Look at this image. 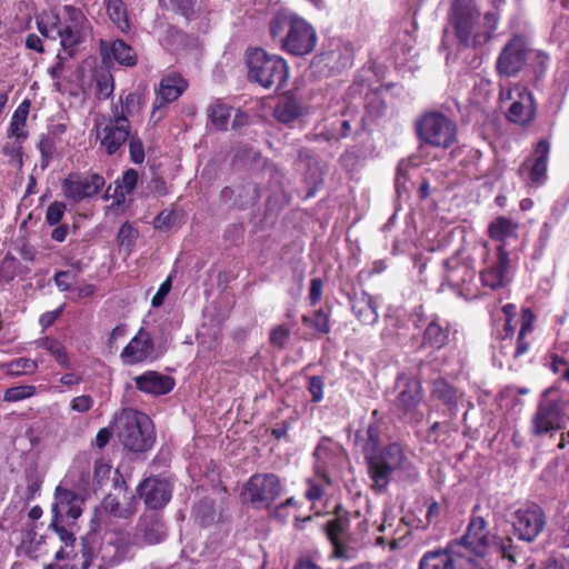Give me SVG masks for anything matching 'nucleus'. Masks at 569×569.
Instances as JSON below:
<instances>
[{
  "instance_id": "c756f323",
  "label": "nucleus",
  "mask_w": 569,
  "mask_h": 569,
  "mask_svg": "<svg viewBox=\"0 0 569 569\" xmlns=\"http://www.w3.org/2000/svg\"><path fill=\"white\" fill-rule=\"evenodd\" d=\"M100 51L104 58H113L119 64L132 67L137 63L134 50L123 40L118 39L112 42L101 40Z\"/></svg>"
},
{
  "instance_id": "3c124183",
  "label": "nucleus",
  "mask_w": 569,
  "mask_h": 569,
  "mask_svg": "<svg viewBox=\"0 0 569 569\" xmlns=\"http://www.w3.org/2000/svg\"><path fill=\"white\" fill-rule=\"evenodd\" d=\"M276 118L282 123H290L299 116L298 108L291 102H284L277 106L274 110Z\"/></svg>"
},
{
  "instance_id": "6e6552de",
  "label": "nucleus",
  "mask_w": 569,
  "mask_h": 569,
  "mask_svg": "<svg viewBox=\"0 0 569 569\" xmlns=\"http://www.w3.org/2000/svg\"><path fill=\"white\" fill-rule=\"evenodd\" d=\"M373 487L382 491L390 482L392 472L407 468V457L398 443H390L367 460Z\"/></svg>"
},
{
  "instance_id": "e433bc0d",
  "label": "nucleus",
  "mask_w": 569,
  "mask_h": 569,
  "mask_svg": "<svg viewBox=\"0 0 569 569\" xmlns=\"http://www.w3.org/2000/svg\"><path fill=\"white\" fill-rule=\"evenodd\" d=\"M535 315L530 309H523L521 315V327L517 338V347L512 352L513 358H518L529 350V342L527 341V335L533 330Z\"/></svg>"
},
{
  "instance_id": "f03ea898",
  "label": "nucleus",
  "mask_w": 569,
  "mask_h": 569,
  "mask_svg": "<svg viewBox=\"0 0 569 569\" xmlns=\"http://www.w3.org/2000/svg\"><path fill=\"white\" fill-rule=\"evenodd\" d=\"M98 529L91 527L82 539L84 566L96 563L98 569H107L126 560L138 547V541L127 530L108 528L99 537Z\"/></svg>"
},
{
  "instance_id": "37998d69",
  "label": "nucleus",
  "mask_w": 569,
  "mask_h": 569,
  "mask_svg": "<svg viewBox=\"0 0 569 569\" xmlns=\"http://www.w3.org/2000/svg\"><path fill=\"white\" fill-rule=\"evenodd\" d=\"M138 179L139 174L134 169L124 171L121 179L116 181V197L124 200L134 190Z\"/></svg>"
},
{
  "instance_id": "bb28decb",
  "label": "nucleus",
  "mask_w": 569,
  "mask_h": 569,
  "mask_svg": "<svg viewBox=\"0 0 569 569\" xmlns=\"http://www.w3.org/2000/svg\"><path fill=\"white\" fill-rule=\"evenodd\" d=\"M452 547L453 543L425 552L419 560V569H457V555Z\"/></svg>"
},
{
  "instance_id": "a18cd8bd",
  "label": "nucleus",
  "mask_w": 569,
  "mask_h": 569,
  "mask_svg": "<svg viewBox=\"0 0 569 569\" xmlns=\"http://www.w3.org/2000/svg\"><path fill=\"white\" fill-rule=\"evenodd\" d=\"M302 322L318 333L327 335L330 332L329 316L322 310L316 311L312 318L303 316Z\"/></svg>"
},
{
  "instance_id": "2f4dec72",
  "label": "nucleus",
  "mask_w": 569,
  "mask_h": 569,
  "mask_svg": "<svg viewBox=\"0 0 569 569\" xmlns=\"http://www.w3.org/2000/svg\"><path fill=\"white\" fill-rule=\"evenodd\" d=\"M449 342V326L441 323L438 319L431 320L422 336V348L439 350Z\"/></svg>"
},
{
  "instance_id": "dca6fc26",
  "label": "nucleus",
  "mask_w": 569,
  "mask_h": 569,
  "mask_svg": "<svg viewBox=\"0 0 569 569\" xmlns=\"http://www.w3.org/2000/svg\"><path fill=\"white\" fill-rule=\"evenodd\" d=\"M478 509L479 506H476L472 512ZM453 545L463 547L477 557H485L490 548L489 531L485 518L472 513L466 532Z\"/></svg>"
},
{
  "instance_id": "7c9ffc66",
  "label": "nucleus",
  "mask_w": 569,
  "mask_h": 569,
  "mask_svg": "<svg viewBox=\"0 0 569 569\" xmlns=\"http://www.w3.org/2000/svg\"><path fill=\"white\" fill-rule=\"evenodd\" d=\"M351 308L356 317L365 325H373L378 320L377 306L373 298L362 291L351 299Z\"/></svg>"
},
{
  "instance_id": "f8f14e48",
  "label": "nucleus",
  "mask_w": 569,
  "mask_h": 569,
  "mask_svg": "<svg viewBox=\"0 0 569 569\" xmlns=\"http://www.w3.org/2000/svg\"><path fill=\"white\" fill-rule=\"evenodd\" d=\"M531 44L522 34H513L502 48L496 62L499 74L513 77L526 66Z\"/></svg>"
},
{
  "instance_id": "4d7b16f0",
  "label": "nucleus",
  "mask_w": 569,
  "mask_h": 569,
  "mask_svg": "<svg viewBox=\"0 0 569 569\" xmlns=\"http://www.w3.org/2000/svg\"><path fill=\"white\" fill-rule=\"evenodd\" d=\"M172 287V276H168L167 279L160 284L158 291L152 297L151 305L154 308H159L163 305L166 297L169 295Z\"/></svg>"
},
{
  "instance_id": "de8ad7c7",
  "label": "nucleus",
  "mask_w": 569,
  "mask_h": 569,
  "mask_svg": "<svg viewBox=\"0 0 569 569\" xmlns=\"http://www.w3.org/2000/svg\"><path fill=\"white\" fill-rule=\"evenodd\" d=\"M367 441L363 446V453L368 460L370 456H373L380 449V429L377 425H370L367 429Z\"/></svg>"
},
{
  "instance_id": "a211bd4d",
  "label": "nucleus",
  "mask_w": 569,
  "mask_h": 569,
  "mask_svg": "<svg viewBox=\"0 0 569 569\" xmlns=\"http://www.w3.org/2000/svg\"><path fill=\"white\" fill-rule=\"evenodd\" d=\"M187 81L177 73L163 77L156 91V99L151 112V120L158 122L163 117V109L168 103L176 101L187 89Z\"/></svg>"
},
{
  "instance_id": "423d86ee",
  "label": "nucleus",
  "mask_w": 569,
  "mask_h": 569,
  "mask_svg": "<svg viewBox=\"0 0 569 569\" xmlns=\"http://www.w3.org/2000/svg\"><path fill=\"white\" fill-rule=\"evenodd\" d=\"M249 78L263 88L282 87L288 79L287 61L277 54H269L263 49H253L248 56Z\"/></svg>"
},
{
  "instance_id": "0eeeda50",
  "label": "nucleus",
  "mask_w": 569,
  "mask_h": 569,
  "mask_svg": "<svg viewBox=\"0 0 569 569\" xmlns=\"http://www.w3.org/2000/svg\"><path fill=\"white\" fill-rule=\"evenodd\" d=\"M418 138L425 143L441 149L457 141V126L447 116L433 111L423 114L416 124Z\"/></svg>"
},
{
  "instance_id": "9b49d317",
  "label": "nucleus",
  "mask_w": 569,
  "mask_h": 569,
  "mask_svg": "<svg viewBox=\"0 0 569 569\" xmlns=\"http://www.w3.org/2000/svg\"><path fill=\"white\" fill-rule=\"evenodd\" d=\"M97 139L108 154H113L130 137L129 119L114 114H100L96 118Z\"/></svg>"
},
{
  "instance_id": "2eb2a0df",
  "label": "nucleus",
  "mask_w": 569,
  "mask_h": 569,
  "mask_svg": "<svg viewBox=\"0 0 569 569\" xmlns=\"http://www.w3.org/2000/svg\"><path fill=\"white\" fill-rule=\"evenodd\" d=\"M329 445V441L323 439L317 446L313 453L316 458V477L307 480L308 489L306 490V498L311 502L321 500L325 495V486L331 485V479L329 476V459L331 449Z\"/></svg>"
},
{
  "instance_id": "f704fd0d",
  "label": "nucleus",
  "mask_w": 569,
  "mask_h": 569,
  "mask_svg": "<svg viewBox=\"0 0 569 569\" xmlns=\"http://www.w3.org/2000/svg\"><path fill=\"white\" fill-rule=\"evenodd\" d=\"M519 223L510 218L500 216L493 219L488 227V234L492 240L503 242L508 238L516 237Z\"/></svg>"
},
{
  "instance_id": "c03bdc74",
  "label": "nucleus",
  "mask_w": 569,
  "mask_h": 569,
  "mask_svg": "<svg viewBox=\"0 0 569 569\" xmlns=\"http://www.w3.org/2000/svg\"><path fill=\"white\" fill-rule=\"evenodd\" d=\"M137 103L138 97L134 93H128L126 97H121L117 102L112 103L111 113L119 118L129 119L134 112Z\"/></svg>"
},
{
  "instance_id": "864d4df0",
  "label": "nucleus",
  "mask_w": 569,
  "mask_h": 569,
  "mask_svg": "<svg viewBox=\"0 0 569 569\" xmlns=\"http://www.w3.org/2000/svg\"><path fill=\"white\" fill-rule=\"evenodd\" d=\"M138 238V231L129 223L121 226L118 232V242L120 246L131 248Z\"/></svg>"
},
{
  "instance_id": "4be33fe9",
  "label": "nucleus",
  "mask_w": 569,
  "mask_h": 569,
  "mask_svg": "<svg viewBox=\"0 0 569 569\" xmlns=\"http://www.w3.org/2000/svg\"><path fill=\"white\" fill-rule=\"evenodd\" d=\"M104 186V179L98 173L87 177L70 174L62 182L64 196L74 201H81L84 198L97 194Z\"/></svg>"
},
{
  "instance_id": "72a5a7b5",
  "label": "nucleus",
  "mask_w": 569,
  "mask_h": 569,
  "mask_svg": "<svg viewBox=\"0 0 569 569\" xmlns=\"http://www.w3.org/2000/svg\"><path fill=\"white\" fill-rule=\"evenodd\" d=\"M30 110V101L23 100L18 108L14 110L10 126L8 129V139H19L26 141L28 138V131L26 130L27 118Z\"/></svg>"
},
{
  "instance_id": "9d476101",
  "label": "nucleus",
  "mask_w": 569,
  "mask_h": 569,
  "mask_svg": "<svg viewBox=\"0 0 569 569\" xmlns=\"http://www.w3.org/2000/svg\"><path fill=\"white\" fill-rule=\"evenodd\" d=\"M482 260L485 268L480 271V279L485 287L498 289L510 281V259L503 244H499L495 254L489 251L488 243L482 244Z\"/></svg>"
},
{
  "instance_id": "bf43d9fd",
  "label": "nucleus",
  "mask_w": 569,
  "mask_h": 569,
  "mask_svg": "<svg viewBox=\"0 0 569 569\" xmlns=\"http://www.w3.org/2000/svg\"><path fill=\"white\" fill-rule=\"evenodd\" d=\"M322 288L323 282L320 278L311 279L309 289V301L311 306H316L320 301Z\"/></svg>"
},
{
  "instance_id": "09e8293b",
  "label": "nucleus",
  "mask_w": 569,
  "mask_h": 569,
  "mask_svg": "<svg viewBox=\"0 0 569 569\" xmlns=\"http://www.w3.org/2000/svg\"><path fill=\"white\" fill-rule=\"evenodd\" d=\"M24 141L19 139H8L2 148V152L4 156L10 158L11 162H14L18 166L22 164V143Z\"/></svg>"
},
{
  "instance_id": "8fccbe9b",
  "label": "nucleus",
  "mask_w": 569,
  "mask_h": 569,
  "mask_svg": "<svg viewBox=\"0 0 569 569\" xmlns=\"http://www.w3.org/2000/svg\"><path fill=\"white\" fill-rule=\"evenodd\" d=\"M290 337V328L284 325H279L271 329L269 335V342L272 347L283 349Z\"/></svg>"
},
{
  "instance_id": "774afa93",
  "label": "nucleus",
  "mask_w": 569,
  "mask_h": 569,
  "mask_svg": "<svg viewBox=\"0 0 569 569\" xmlns=\"http://www.w3.org/2000/svg\"><path fill=\"white\" fill-rule=\"evenodd\" d=\"M38 148L43 158H47V159L50 158L52 154V150H53V142H52L51 138L48 136L41 137V139L38 143Z\"/></svg>"
},
{
  "instance_id": "39448f33",
  "label": "nucleus",
  "mask_w": 569,
  "mask_h": 569,
  "mask_svg": "<svg viewBox=\"0 0 569 569\" xmlns=\"http://www.w3.org/2000/svg\"><path fill=\"white\" fill-rule=\"evenodd\" d=\"M114 429L119 441L130 451L143 452L154 443L152 421L141 411L123 409L116 417Z\"/></svg>"
},
{
  "instance_id": "4c0bfd02",
  "label": "nucleus",
  "mask_w": 569,
  "mask_h": 569,
  "mask_svg": "<svg viewBox=\"0 0 569 569\" xmlns=\"http://www.w3.org/2000/svg\"><path fill=\"white\" fill-rule=\"evenodd\" d=\"M36 343L38 347L47 350L62 368L69 369L71 367L66 347L61 341L46 337L38 340Z\"/></svg>"
},
{
  "instance_id": "c9c22d12",
  "label": "nucleus",
  "mask_w": 569,
  "mask_h": 569,
  "mask_svg": "<svg viewBox=\"0 0 569 569\" xmlns=\"http://www.w3.org/2000/svg\"><path fill=\"white\" fill-rule=\"evenodd\" d=\"M103 4L107 9V14L112 23L123 33L130 31V20L124 2L122 0H104Z\"/></svg>"
},
{
  "instance_id": "338daca9",
  "label": "nucleus",
  "mask_w": 569,
  "mask_h": 569,
  "mask_svg": "<svg viewBox=\"0 0 569 569\" xmlns=\"http://www.w3.org/2000/svg\"><path fill=\"white\" fill-rule=\"evenodd\" d=\"M150 190L157 196H166L168 193V187L162 178L156 177L150 182Z\"/></svg>"
},
{
  "instance_id": "6ab92c4d",
  "label": "nucleus",
  "mask_w": 569,
  "mask_h": 569,
  "mask_svg": "<svg viewBox=\"0 0 569 569\" xmlns=\"http://www.w3.org/2000/svg\"><path fill=\"white\" fill-rule=\"evenodd\" d=\"M83 499L80 495L61 486L54 491L52 505V520H59L67 525H73L82 513Z\"/></svg>"
},
{
  "instance_id": "5fc2aeb1",
  "label": "nucleus",
  "mask_w": 569,
  "mask_h": 569,
  "mask_svg": "<svg viewBox=\"0 0 569 569\" xmlns=\"http://www.w3.org/2000/svg\"><path fill=\"white\" fill-rule=\"evenodd\" d=\"M93 405H94V400L89 395H81V396L74 397L70 401L71 410L79 412V413L88 412L93 407Z\"/></svg>"
},
{
  "instance_id": "6e6d98bb",
  "label": "nucleus",
  "mask_w": 569,
  "mask_h": 569,
  "mask_svg": "<svg viewBox=\"0 0 569 569\" xmlns=\"http://www.w3.org/2000/svg\"><path fill=\"white\" fill-rule=\"evenodd\" d=\"M129 153L134 163H141L144 160V149L141 140L138 137H129Z\"/></svg>"
},
{
  "instance_id": "69168bd1",
  "label": "nucleus",
  "mask_w": 569,
  "mask_h": 569,
  "mask_svg": "<svg viewBox=\"0 0 569 569\" xmlns=\"http://www.w3.org/2000/svg\"><path fill=\"white\" fill-rule=\"evenodd\" d=\"M99 96L103 99L109 98L113 92V83L110 78L104 77L98 80Z\"/></svg>"
},
{
  "instance_id": "a878e982",
  "label": "nucleus",
  "mask_w": 569,
  "mask_h": 569,
  "mask_svg": "<svg viewBox=\"0 0 569 569\" xmlns=\"http://www.w3.org/2000/svg\"><path fill=\"white\" fill-rule=\"evenodd\" d=\"M133 380L139 391L156 396L167 395L174 387V381L171 377L152 370L134 377Z\"/></svg>"
},
{
  "instance_id": "13d9d810",
  "label": "nucleus",
  "mask_w": 569,
  "mask_h": 569,
  "mask_svg": "<svg viewBox=\"0 0 569 569\" xmlns=\"http://www.w3.org/2000/svg\"><path fill=\"white\" fill-rule=\"evenodd\" d=\"M308 390L311 393L312 401L319 402L323 398V381L320 377L313 376L308 379Z\"/></svg>"
},
{
  "instance_id": "a19ab883",
  "label": "nucleus",
  "mask_w": 569,
  "mask_h": 569,
  "mask_svg": "<svg viewBox=\"0 0 569 569\" xmlns=\"http://www.w3.org/2000/svg\"><path fill=\"white\" fill-rule=\"evenodd\" d=\"M69 525L63 523L59 520H51L50 528H52L56 533L59 536L60 540L64 542V548H61L56 553L57 559H64L69 556V552L66 550L68 547H72L76 541L73 533L67 529Z\"/></svg>"
},
{
  "instance_id": "ddd939ff",
  "label": "nucleus",
  "mask_w": 569,
  "mask_h": 569,
  "mask_svg": "<svg viewBox=\"0 0 569 569\" xmlns=\"http://www.w3.org/2000/svg\"><path fill=\"white\" fill-rule=\"evenodd\" d=\"M566 406L561 400L542 399L531 418L532 432L537 436L559 430L566 423Z\"/></svg>"
},
{
  "instance_id": "49530a36",
  "label": "nucleus",
  "mask_w": 569,
  "mask_h": 569,
  "mask_svg": "<svg viewBox=\"0 0 569 569\" xmlns=\"http://www.w3.org/2000/svg\"><path fill=\"white\" fill-rule=\"evenodd\" d=\"M37 389L32 385L16 386L4 391L3 400L7 402H17L33 397Z\"/></svg>"
},
{
  "instance_id": "f257e3e1",
  "label": "nucleus",
  "mask_w": 569,
  "mask_h": 569,
  "mask_svg": "<svg viewBox=\"0 0 569 569\" xmlns=\"http://www.w3.org/2000/svg\"><path fill=\"white\" fill-rule=\"evenodd\" d=\"M505 0H492L493 10L487 11L482 18L472 0H453L450 21L456 37L467 48L486 46L495 36L500 20L499 9Z\"/></svg>"
},
{
  "instance_id": "680f3d73",
  "label": "nucleus",
  "mask_w": 569,
  "mask_h": 569,
  "mask_svg": "<svg viewBox=\"0 0 569 569\" xmlns=\"http://www.w3.org/2000/svg\"><path fill=\"white\" fill-rule=\"evenodd\" d=\"M174 213L172 211H162L153 220V227L156 229H167L172 223Z\"/></svg>"
},
{
  "instance_id": "0e129e2a",
  "label": "nucleus",
  "mask_w": 569,
  "mask_h": 569,
  "mask_svg": "<svg viewBox=\"0 0 569 569\" xmlns=\"http://www.w3.org/2000/svg\"><path fill=\"white\" fill-rule=\"evenodd\" d=\"M296 505L297 501L292 497L287 499L284 502L278 505L273 511L274 518H277L281 522H284L288 518V515H282V511H286L289 507H295Z\"/></svg>"
},
{
  "instance_id": "58836bf2",
  "label": "nucleus",
  "mask_w": 569,
  "mask_h": 569,
  "mask_svg": "<svg viewBox=\"0 0 569 569\" xmlns=\"http://www.w3.org/2000/svg\"><path fill=\"white\" fill-rule=\"evenodd\" d=\"M432 396L447 406H455L458 401V392L445 379H437L432 383Z\"/></svg>"
},
{
  "instance_id": "412c9836",
  "label": "nucleus",
  "mask_w": 569,
  "mask_h": 569,
  "mask_svg": "<svg viewBox=\"0 0 569 569\" xmlns=\"http://www.w3.org/2000/svg\"><path fill=\"white\" fill-rule=\"evenodd\" d=\"M507 94L508 99L512 101L507 111V118L520 126L530 123L536 112L531 92L522 86H515L508 90Z\"/></svg>"
},
{
  "instance_id": "f3484780",
  "label": "nucleus",
  "mask_w": 569,
  "mask_h": 569,
  "mask_svg": "<svg viewBox=\"0 0 569 569\" xmlns=\"http://www.w3.org/2000/svg\"><path fill=\"white\" fill-rule=\"evenodd\" d=\"M398 382L402 383V389L395 400L396 408L403 417L420 421L422 415L418 412V407L422 400L421 382L416 378H409L405 375L398 377Z\"/></svg>"
},
{
  "instance_id": "4468645a",
  "label": "nucleus",
  "mask_w": 569,
  "mask_h": 569,
  "mask_svg": "<svg viewBox=\"0 0 569 569\" xmlns=\"http://www.w3.org/2000/svg\"><path fill=\"white\" fill-rule=\"evenodd\" d=\"M546 526L543 510L536 503H527L512 515V527L518 539L532 542Z\"/></svg>"
},
{
  "instance_id": "b1692460",
  "label": "nucleus",
  "mask_w": 569,
  "mask_h": 569,
  "mask_svg": "<svg viewBox=\"0 0 569 569\" xmlns=\"http://www.w3.org/2000/svg\"><path fill=\"white\" fill-rule=\"evenodd\" d=\"M550 151V143L547 140H540L531 158L525 161L519 168V173L522 174L525 170H529V178L532 184L540 186L547 179L548 158Z\"/></svg>"
},
{
  "instance_id": "603ef678",
  "label": "nucleus",
  "mask_w": 569,
  "mask_h": 569,
  "mask_svg": "<svg viewBox=\"0 0 569 569\" xmlns=\"http://www.w3.org/2000/svg\"><path fill=\"white\" fill-rule=\"evenodd\" d=\"M67 206L63 202L54 201L52 202L46 212V221L50 226H57L62 220Z\"/></svg>"
},
{
  "instance_id": "c85d7f7f",
  "label": "nucleus",
  "mask_w": 569,
  "mask_h": 569,
  "mask_svg": "<svg viewBox=\"0 0 569 569\" xmlns=\"http://www.w3.org/2000/svg\"><path fill=\"white\" fill-rule=\"evenodd\" d=\"M134 512L136 507L130 506L127 509H121L116 497L107 496L100 507L96 508L93 517L91 518V527L100 528L101 522H107V517L128 518ZM108 522L110 523V520H108Z\"/></svg>"
},
{
  "instance_id": "473e14b6",
  "label": "nucleus",
  "mask_w": 569,
  "mask_h": 569,
  "mask_svg": "<svg viewBox=\"0 0 569 569\" xmlns=\"http://www.w3.org/2000/svg\"><path fill=\"white\" fill-rule=\"evenodd\" d=\"M475 276V270L465 262H459L458 260L447 262L445 280L451 287L462 288L470 283Z\"/></svg>"
},
{
  "instance_id": "e2e57ef3",
  "label": "nucleus",
  "mask_w": 569,
  "mask_h": 569,
  "mask_svg": "<svg viewBox=\"0 0 569 569\" xmlns=\"http://www.w3.org/2000/svg\"><path fill=\"white\" fill-rule=\"evenodd\" d=\"M71 278H72V274L69 271H59L54 276V282L60 290L67 291L71 287V282H70Z\"/></svg>"
},
{
  "instance_id": "20e7f679",
  "label": "nucleus",
  "mask_w": 569,
  "mask_h": 569,
  "mask_svg": "<svg viewBox=\"0 0 569 569\" xmlns=\"http://www.w3.org/2000/svg\"><path fill=\"white\" fill-rule=\"evenodd\" d=\"M39 32L49 39H59L62 50L72 57L74 49L81 44L91 31V26L83 11L73 6H64L61 14H51L37 20Z\"/></svg>"
},
{
  "instance_id": "052dcab7",
  "label": "nucleus",
  "mask_w": 569,
  "mask_h": 569,
  "mask_svg": "<svg viewBox=\"0 0 569 569\" xmlns=\"http://www.w3.org/2000/svg\"><path fill=\"white\" fill-rule=\"evenodd\" d=\"M499 550L503 558L508 559L511 563L516 562V547L510 538L501 541Z\"/></svg>"
},
{
  "instance_id": "aec40b11",
  "label": "nucleus",
  "mask_w": 569,
  "mask_h": 569,
  "mask_svg": "<svg viewBox=\"0 0 569 569\" xmlns=\"http://www.w3.org/2000/svg\"><path fill=\"white\" fill-rule=\"evenodd\" d=\"M156 347L150 333L140 328L122 349L120 359L126 366H134L151 361L156 358Z\"/></svg>"
},
{
  "instance_id": "cd10ccee",
  "label": "nucleus",
  "mask_w": 569,
  "mask_h": 569,
  "mask_svg": "<svg viewBox=\"0 0 569 569\" xmlns=\"http://www.w3.org/2000/svg\"><path fill=\"white\" fill-rule=\"evenodd\" d=\"M316 62L323 64L331 72H340L351 66L352 51L349 47L338 43L336 48L316 57Z\"/></svg>"
},
{
  "instance_id": "79ce46f5",
  "label": "nucleus",
  "mask_w": 569,
  "mask_h": 569,
  "mask_svg": "<svg viewBox=\"0 0 569 569\" xmlns=\"http://www.w3.org/2000/svg\"><path fill=\"white\" fill-rule=\"evenodd\" d=\"M211 122L220 130H226L231 116V108L220 101L212 103L209 109Z\"/></svg>"
},
{
  "instance_id": "7ed1b4c3",
  "label": "nucleus",
  "mask_w": 569,
  "mask_h": 569,
  "mask_svg": "<svg viewBox=\"0 0 569 569\" xmlns=\"http://www.w3.org/2000/svg\"><path fill=\"white\" fill-rule=\"evenodd\" d=\"M269 34L288 54L305 57L312 53L318 43L315 27L289 10H279L269 21Z\"/></svg>"
},
{
  "instance_id": "1a4fd4ad",
  "label": "nucleus",
  "mask_w": 569,
  "mask_h": 569,
  "mask_svg": "<svg viewBox=\"0 0 569 569\" xmlns=\"http://www.w3.org/2000/svg\"><path fill=\"white\" fill-rule=\"evenodd\" d=\"M283 491L281 479L274 473H256L246 482L241 497L257 507H269Z\"/></svg>"
},
{
  "instance_id": "393cba45",
  "label": "nucleus",
  "mask_w": 569,
  "mask_h": 569,
  "mask_svg": "<svg viewBox=\"0 0 569 569\" xmlns=\"http://www.w3.org/2000/svg\"><path fill=\"white\" fill-rule=\"evenodd\" d=\"M138 546L156 545L161 542L166 537V528L163 522L154 515H144L137 525V532L132 536Z\"/></svg>"
},
{
  "instance_id": "ea45409f",
  "label": "nucleus",
  "mask_w": 569,
  "mask_h": 569,
  "mask_svg": "<svg viewBox=\"0 0 569 569\" xmlns=\"http://www.w3.org/2000/svg\"><path fill=\"white\" fill-rule=\"evenodd\" d=\"M38 361L29 358H17L2 366L6 372L12 377L32 375L38 370Z\"/></svg>"
},
{
  "instance_id": "5701e85b",
  "label": "nucleus",
  "mask_w": 569,
  "mask_h": 569,
  "mask_svg": "<svg viewBox=\"0 0 569 569\" xmlns=\"http://www.w3.org/2000/svg\"><path fill=\"white\" fill-rule=\"evenodd\" d=\"M138 492L144 503L151 509L164 507L171 499V486L161 478H148L138 487Z\"/></svg>"
}]
</instances>
